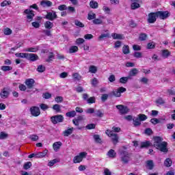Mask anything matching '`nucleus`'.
Instances as JSON below:
<instances>
[{
    "mask_svg": "<svg viewBox=\"0 0 175 175\" xmlns=\"http://www.w3.org/2000/svg\"><path fill=\"white\" fill-rule=\"evenodd\" d=\"M153 146L157 150L161 151V152H168L169 149L167 148V142H163V138L161 137H154Z\"/></svg>",
    "mask_w": 175,
    "mask_h": 175,
    "instance_id": "f257e3e1",
    "label": "nucleus"
},
{
    "mask_svg": "<svg viewBox=\"0 0 175 175\" xmlns=\"http://www.w3.org/2000/svg\"><path fill=\"white\" fill-rule=\"evenodd\" d=\"M121 131V128L113 126L112 130L107 129L105 131V134L108 136V137H111V142L114 146H116L120 140V137H118V132ZM115 132L116 133H113Z\"/></svg>",
    "mask_w": 175,
    "mask_h": 175,
    "instance_id": "f03ea898",
    "label": "nucleus"
},
{
    "mask_svg": "<svg viewBox=\"0 0 175 175\" xmlns=\"http://www.w3.org/2000/svg\"><path fill=\"white\" fill-rule=\"evenodd\" d=\"M120 161L124 165H126L127 163H129L131 161V158L132 157V153H130L127 150H120Z\"/></svg>",
    "mask_w": 175,
    "mask_h": 175,
    "instance_id": "7ed1b4c3",
    "label": "nucleus"
},
{
    "mask_svg": "<svg viewBox=\"0 0 175 175\" xmlns=\"http://www.w3.org/2000/svg\"><path fill=\"white\" fill-rule=\"evenodd\" d=\"M88 154V153H87V152H81L73 158L72 162L74 163H80L81 162H83L84 158H87Z\"/></svg>",
    "mask_w": 175,
    "mask_h": 175,
    "instance_id": "20e7f679",
    "label": "nucleus"
},
{
    "mask_svg": "<svg viewBox=\"0 0 175 175\" xmlns=\"http://www.w3.org/2000/svg\"><path fill=\"white\" fill-rule=\"evenodd\" d=\"M64 116L62 115H56L51 118V121L52 124H53L54 125L57 124H59L61 122H64Z\"/></svg>",
    "mask_w": 175,
    "mask_h": 175,
    "instance_id": "39448f33",
    "label": "nucleus"
},
{
    "mask_svg": "<svg viewBox=\"0 0 175 175\" xmlns=\"http://www.w3.org/2000/svg\"><path fill=\"white\" fill-rule=\"evenodd\" d=\"M116 109L119 110L120 116H124V114H128L129 113V108L125 105H116Z\"/></svg>",
    "mask_w": 175,
    "mask_h": 175,
    "instance_id": "423d86ee",
    "label": "nucleus"
},
{
    "mask_svg": "<svg viewBox=\"0 0 175 175\" xmlns=\"http://www.w3.org/2000/svg\"><path fill=\"white\" fill-rule=\"evenodd\" d=\"M157 18L160 20H166L168 17H170V12L169 11H157Z\"/></svg>",
    "mask_w": 175,
    "mask_h": 175,
    "instance_id": "0eeeda50",
    "label": "nucleus"
},
{
    "mask_svg": "<svg viewBox=\"0 0 175 175\" xmlns=\"http://www.w3.org/2000/svg\"><path fill=\"white\" fill-rule=\"evenodd\" d=\"M157 18H158L157 12H150L148 14V23L149 24H154V23H155V21H157Z\"/></svg>",
    "mask_w": 175,
    "mask_h": 175,
    "instance_id": "6e6552de",
    "label": "nucleus"
},
{
    "mask_svg": "<svg viewBox=\"0 0 175 175\" xmlns=\"http://www.w3.org/2000/svg\"><path fill=\"white\" fill-rule=\"evenodd\" d=\"M45 18L49 21H54V20L58 18V16L57 15V12L55 11L49 12L46 13Z\"/></svg>",
    "mask_w": 175,
    "mask_h": 175,
    "instance_id": "1a4fd4ad",
    "label": "nucleus"
},
{
    "mask_svg": "<svg viewBox=\"0 0 175 175\" xmlns=\"http://www.w3.org/2000/svg\"><path fill=\"white\" fill-rule=\"evenodd\" d=\"M30 113L33 117H39L40 116V109H39V107L33 106L30 108Z\"/></svg>",
    "mask_w": 175,
    "mask_h": 175,
    "instance_id": "9d476101",
    "label": "nucleus"
},
{
    "mask_svg": "<svg viewBox=\"0 0 175 175\" xmlns=\"http://www.w3.org/2000/svg\"><path fill=\"white\" fill-rule=\"evenodd\" d=\"M24 13L27 15V21H29V23H31V21H32V20H33V17H35V14L33 13V10H31L29 9H26L24 11Z\"/></svg>",
    "mask_w": 175,
    "mask_h": 175,
    "instance_id": "9b49d317",
    "label": "nucleus"
},
{
    "mask_svg": "<svg viewBox=\"0 0 175 175\" xmlns=\"http://www.w3.org/2000/svg\"><path fill=\"white\" fill-rule=\"evenodd\" d=\"M126 91V88L124 87H120L118 88L117 90H115V91L113 90L112 92V94L116 98H120V96H121V94H122L123 92H125Z\"/></svg>",
    "mask_w": 175,
    "mask_h": 175,
    "instance_id": "f8f14e48",
    "label": "nucleus"
},
{
    "mask_svg": "<svg viewBox=\"0 0 175 175\" xmlns=\"http://www.w3.org/2000/svg\"><path fill=\"white\" fill-rule=\"evenodd\" d=\"M10 94V93L9 90H8V88H3L0 92V98H1V99H8Z\"/></svg>",
    "mask_w": 175,
    "mask_h": 175,
    "instance_id": "ddd939ff",
    "label": "nucleus"
},
{
    "mask_svg": "<svg viewBox=\"0 0 175 175\" xmlns=\"http://www.w3.org/2000/svg\"><path fill=\"white\" fill-rule=\"evenodd\" d=\"M25 84L29 90H32L33 85H35V80L33 79H27L25 80Z\"/></svg>",
    "mask_w": 175,
    "mask_h": 175,
    "instance_id": "4468645a",
    "label": "nucleus"
},
{
    "mask_svg": "<svg viewBox=\"0 0 175 175\" xmlns=\"http://www.w3.org/2000/svg\"><path fill=\"white\" fill-rule=\"evenodd\" d=\"M82 121H84V117L83 116H79L72 120V124H74L75 126H79L80 122Z\"/></svg>",
    "mask_w": 175,
    "mask_h": 175,
    "instance_id": "2eb2a0df",
    "label": "nucleus"
},
{
    "mask_svg": "<svg viewBox=\"0 0 175 175\" xmlns=\"http://www.w3.org/2000/svg\"><path fill=\"white\" fill-rule=\"evenodd\" d=\"M27 59L31 62H35V61H38V59H39V56L35 53H29Z\"/></svg>",
    "mask_w": 175,
    "mask_h": 175,
    "instance_id": "dca6fc26",
    "label": "nucleus"
},
{
    "mask_svg": "<svg viewBox=\"0 0 175 175\" xmlns=\"http://www.w3.org/2000/svg\"><path fill=\"white\" fill-rule=\"evenodd\" d=\"M40 5L42 6V8H51V6H53V2L49 0H42L40 1Z\"/></svg>",
    "mask_w": 175,
    "mask_h": 175,
    "instance_id": "f3484780",
    "label": "nucleus"
},
{
    "mask_svg": "<svg viewBox=\"0 0 175 175\" xmlns=\"http://www.w3.org/2000/svg\"><path fill=\"white\" fill-rule=\"evenodd\" d=\"M171 54H172V52H170L167 49L161 50V55L163 58H168V57H170Z\"/></svg>",
    "mask_w": 175,
    "mask_h": 175,
    "instance_id": "a211bd4d",
    "label": "nucleus"
},
{
    "mask_svg": "<svg viewBox=\"0 0 175 175\" xmlns=\"http://www.w3.org/2000/svg\"><path fill=\"white\" fill-rule=\"evenodd\" d=\"M62 146V142H56L53 144V148L54 151L57 152L61 148V146Z\"/></svg>",
    "mask_w": 175,
    "mask_h": 175,
    "instance_id": "6ab92c4d",
    "label": "nucleus"
},
{
    "mask_svg": "<svg viewBox=\"0 0 175 175\" xmlns=\"http://www.w3.org/2000/svg\"><path fill=\"white\" fill-rule=\"evenodd\" d=\"M49 150L47 149L44 150L42 152H39L36 153V158H44L47 155Z\"/></svg>",
    "mask_w": 175,
    "mask_h": 175,
    "instance_id": "aec40b11",
    "label": "nucleus"
},
{
    "mask_svg": "<svg viewBox=\"0 0 175 175\" xmlns=\"http://www.w3.org/2000/svg\"><path fill=\"white\" fill-rule=\"evenodd\" d=\"M148 147H151V142L150 141L141 142L140 148H148Z\"/></svg>",
    "mask_w": 175,
    "mask_h": 175,
    "instance_id": "412c9836",
    "label": "nucleus"
},
{
    "mask_svg": "<svg viewBox=\"0 0 175 175\" xmlns=\"http://www.w3.org/2000/svg\"><path fill=\"white\" fill-rule=\"evenodd\" d=\"M90 7L91 9H98V8H99V4L96 2V1L92 0L90 2Z\"/></svg>",
    "mask_w": 175,
    "mask_h": 175,
    "instance_id": "4be33fe9",
    "label": "nucleus"
},
{
    "mask_svg": "<svg viewBox=\"0 0 175 175\" xmlns=\"http://www.w3.org/2000/svg\"><path fill=\"white\" fill-rule=\"evenodd\" d=\"M139 73V70L137 68H133L129 72V77H133L136 76Z\"/></svg>",
    "mask_w": 175,
    "mask_h": 175,
    "instance_id": "5701e85b",
    "label": "nucleus"
},
{
    "mask_svg": "<svg viewBox=\"0 0 175 175\" xmlns=\"http://www.w3.org/2000/svg\"><path fill=\"white\" fill-rule=\"evenodd\" d=\"M107 155L109 158H116L117 157V152L113 149H111L108 151Z\"/></svg>",
    "mask_w": 175,
    "mask_h": 175,
    "instance_id": "b1692460",
    "label": "nucleus"
},
{
    "mask_svg": "<svg viewBox=\"0 0 175 175\" xmlns=\"http://www.w3.org/2000/svg\"><path fill=\"white\" fill-rule=\"evenodd\" d=\"M28 55L29 53H18L15 54L18 58H26V59H28Z\"/></svg>",
    "mask_w": 175,
    "mask_h": 175,
    "instance_id": "393cba45",
    "label": "nucleus"
},
{
    "mask_svg": "<svg viewBox=\"0 0 175 175\" xmlns=\"http://www.w3.org/2000/svg\"><path fill=\"white\" fill-rule=\"evenodd\" d=\"M173 163V161H172V159L167 158L164 161V165L166 167H170Z\"/></svg>",
    "mask_w": 175,
    "mask_h": 175,
    "instance_id": "a878e982",
    "label": "nucleus"
},
{
    "mask_svg": "<svg viewBox=\"0 0 175 175\" xmlns=\"http://www.w3.org/2000/svg\"><path fill=\"white\" fill-rule=\"evenodd\" d=\"M70 54H73V53H77L79 51V47L77 46H71L68 50Z\"/></svg>",
    "mask_w": 175,
    "mask_h": 175,
    "instance_id": "bb28decb",
    "label": "nucleus"
},
{
    "mask_svg": "<svg viewBox=\"0 0 175 175\" xmlns=\"http://www.w3.org/2000/svg\"><path fill=\"white\" fill-rule=\"evenodd\" d=\"M140 8V4L136 1H134L131 5V10H136V9H139Z\"/></svg>",
    "mask_w": 175,
    "mask_h": 175,
    "instance_id": "cd10ccee",
    "label": "nucleus"
},
{
    "mask_svg": "<svg viewBox=\"0 0 175 175\" xmlns=\"http://www.w3.org/2000/svg\"><path fill=\"white\" fill-rule=\"evenodd\" d=\"M93 137L94 139V142L98 144H102V139H100V135L98 134H95L93 135Z\"/></svg>",
    "mask_w": 175,
    "mask_h": 175,
    "instance_id": "c85d7f7f",
    "label": "nucleus"
},
{
    "mask_svg": "<svg viewBox=\"0 0 175 175\" xmlns=\"http://www.w3.org/2000/svg\"><path fill=\"white\" fill-rule=\"evenodd\" d=\"M95 18H96V14L95 13L91 12L88 14V20L90 21H91V20L94 21Z\"/></svg>",
    "mask_w": 175,
    "mask_h": 175,
    "instance_id": "c756f323",
    "label": "nucleus"
},
{
    "mask_svg": "<svg viewBox=\"0 0 175 175\" xmlns=\"http://www.w3.org/2000/svg\"><path fill=\"white\" fill-rule=\"evenodd\" d=\"M146 165L148 167L149 170H152L154 169V161L152 160H148L146 161Z\"/></svg>",
    "mask_w": 175,
    "mask_h": 175,
    "instance_id": "7c9ffc66",
    "label": "nucleus"
},
{
    "mask_svg": "<svg viewBox=\"0 0 175 175\" xmlns=\"http://www.w3.org/2000/svg\"><path fill=\"white\" fill-rule=\"evenodd\" d=\"M53 27H54V24L51 21H46L44 23V27L46 28V29H51Z\"/></svg>",
    "mask_w": 175,
    "mask_h": 175,
    "instance_id": "2f4dec72",
    "label": "nucleus"
},
{
    "mask_svg": "<svg viewBox=\"0 0 175 175\" xmlns=\"http://www.w3.org/2000/svg\"><path fill=\"white\" fill-rule=\"evenodd\" d=\"M131 79L129 76L128 77H122L120 79L119 82L121 83V84H126L128 83V81Z\"/></svg>",
    "mask_w": 175,
    "mask_h": 175,
    "instance_id": "473e14b6",
    "label": "nucleus"
},
{
    "mask_svg": "<svg viewBox=\"0 0 175 175\" xmlns=\"http://www.w3.org/2000/svg\"><path fill=\"white\" fill-rule=\"evenodd\" d=\"M148 36L146 33H141L139 36V40L141 42H144V40H147Z\"/></svg>",
    "mask_w": 175,
    "mask_h": 175,
    "instance_id": "72a5a7b5",
    "label": "nucleus"
},
{
    "mask_svg": "<svg viewBox=\"0 0 175 175\" xmlns=\"http://www.w3.org/2000/svg\"><path fill=\"white\" fill-rule=\"evenodd\" d=\"M73 129H74L73 127H72V128H70V129L64 131V135L68 137V136L72 135V133H73Z\"/></svg>",
    "mask_w": 175,
    "mask_h": 175,
    "instance_id": "f704fd0d",
    "label": "nucleus"
},
{
    "mask_svg": "<svg viewBox=\"0 0 175 175\" xmlns=\"http://www.w3.org/2000/svg\"><path fill=\"white\" fill-rule=\"evenodd\" d=\"M66 117H69V118H73L76 117V111H71L66 113Z\"/></svg>",
    "mask_w": 175,
    "mask_h": 175,
    "instance_id": "c9c22d12",
    "label": "nucleus"
},
{
    "mask_svg": "<svg viewBox=\"0 0 175 175\" xmlns=\"http://www.w3.org/2000/svg\"><path fill=\"white\" fill-rule=\"evenodd\" d=\"M96 117H98L99 118H102V117H103V116H105V113H103V111H100V109H97L95 111V113H94Z\"/></svg>",
    "mask_w": 175,
    "mask_h": 175,
    "instance_id": "e433bc0d",
    "label": "nucleus"
},
{
    "mask_svg": "<svg viewBox=\"0 0 175 175\" xmlns=\"http://www.w3.org/2000/svg\"><path fill=\"white\" fill-rule=\"evenodd\" d=\"M122 53L124 55L129 54V53H131V51L129 50V46L124 45L122 47Z\"/></svg>",
    "mask_w": 175,
    "mask_h": 175,
    "instance_id": "4c0bfd02",
    "label": "nucleus"
},
{
    "mask_svg": "<svg viewBox=\"0 0 175 175\" xmlns=\"http://www.w3.org/2000/svg\"><path fill=\"white\" fill-rule=\"evenodd\" d=\"M111 36L113 38V39L116 40V39H119V40H122V34H118L117 33H113L111 34Z\"/></svg>",
    "mask_w": 175,
    "mask_h": 175,
    "instance_id": "58836bf2",
    "label": "nucleus"
},
{
    "mask_svg": "<svg viewBox=\"0 0 175 175\" xmlns=\"http://www.w3.org/2000/svg\"><path fill=\"white\" fill-rule=\"evenodd\" d=\"M55 57V55H54V53L50 52L48 58L46 59V62H51V61L54 59Z\"/></svg>",
    "mask_w": 175,
    "mask_h": 175,
    "instance_id": "ea45409f",
    "label": "nucleus"
},
{
    "mask_svg": "<svg viewBox=\"0 0 175 175\" xmlns=\"http://www.w3.org/2000/svg\"><path fill=\"white\" fill-rule=\"evenodd\" d=\"M92 23H93V24H94L95 25H100V24H103V21H102V19L95 18L92 21Z\"/></svg>",
    "mask_w": 175,
    "mask_h": 175,
    "instance_id": "a19ab883",
    "label": "nucleus"
},
{
    "mask_svg": "<svg viewBox=\"0 0 175 175\" xmlns=\"http://www.w3.org/2000/svg\"><path fill=\"white\" fill-rule=\"evenodd\" d=\"M1 69L3 70V72H9V70H12L13 67L10 66H2Z\"/></svg>",
    "mask_w": 175,
    "mask_h": 175,
    "instance_id": "79ce46f5",
    "label": "nucleus"
},
{
    "mask_svg": "<svg viewBox=\"0 0 175 175\" xmlns=\"http://www.w3.org/2000/svg\"><path fill=\"white\" fill-rule=\"evenodd\" d=\"M52 109H53L56 111V113H61L62 111L61 106L58 104L54 105Z\"/></svg>",
    "mask_w": 175,
    "mask_h": 175,
    "instance_id": "37998d69",
    "label": "nucleus"
},
{
    "mask_svg": "<svg viewBox=\"0 0 175 175\" xmlns=\"http://www.w3.org/2000/svg\"><path fill=\"white\" fill-rule=\"evenodd\" d=\"M32 166V163L31 161H28L25 163L23 165V169L25 170H28V169H31V167Z\"/></svg>",
    "mask_w": 175,
    "mask_h": 175,
    "instance_id": "c03bdc74",
    "label": "nucleus"
},
{
    "mask_svg": "<svg viewBox=\"0 0 175 175\" xmlns=\"http://www.w3.org/2000/svg\"><path fill=\"white\" fill-rule=\"evenodd\" d=\"M146 49H148V50H151V49H155V42H148L147 44Z\"/></svg>",
    "mask_w": 175,
    "mask_h": 175,
    "instance_id": "a18cd8bd",
    "label": "nucleus"
},
{
    "mask_svg": "<svg viewBox=\"0 0 175 175\" xmlns=\"http://www.w3.org/2000/svg\"><path fill=\"white\" fill-rule=\"evenodd\" d=\"M86 102L90 105H92V103H95L96 102V98H95V96H92L88 98V100Z\"/></svg>",
    "mask_w": 175,
    "mask_h": 175,
    "instance_id": "49530a36",
    "label": "nucleus"
},
{
    "mask_svg": "<svg viewBox=\"0 0 175 175\" xmlns=\"http://www.w3.org/2000/svg\"><path fill=\"white\" fill-rule=\"evenodd\" d=\"M89 72H90V73H96V72H98V68L95 66H90L89 67Z\"/></svg>",
    "mask_w": 175,
    "mask_h": 175,
    "instance_id": "de8ad7c7",
    "label": "nucleus"
},
{
    "mask_svg": "<svg viewBox=\"0 0 175 175\" xmlns=\"http://www.w3.org/2000/svg\"><path fill=\"white\" fill-rule=\"evenodd\" d=\"M75 25L78 27L79 28H84L85 25L83 23L80 22L79 20L75 21Z\"/></svg>",
    "mask_w": 175,
    "mask_h": 175,
    "instance_id": "09e8293b",
    "label": "nucleus"
},
{
    "mask_svg": "<svg viewBox=\"0 0 175 175\" xmlns=\"http://www.w3.org/2000/svg\"><path fill=\"white\" fill-rule=\"evenodd\" d=\"M46 70V67L43 65H39L37 68V71H38L39 73H43Z\"/></svg>",
    "mask_w": 175,
    "mask_h": 175,
    "instance_id": "8fccbe9b",
    "label": "nucleus"
},
{
    "mask_svg": "<svg viewBox=\"0 0 175 175\" xmlns=\"http://www.w3.org/2000/svg\"><path fill=\"white\" fill-rule=\"evenodd\" d=\"M133 121L134 126H140V125H142V122H140L139 118H137L135 120L133 119Z\"/></svg>",
    "mask_w": 175,
    "mask_h": 175,
    "instance_id": "3c124183",
    "label": "nucleus"
},
{
    "mask_svg": "<svg viewBox=\"0 0 175 175\" xmlns=\"http://www.w3.org/2000/svg\"><path fill=\"white\" fill-rule=\"evenodd\" d=\"M12 32L13 31L9 27H7L3 29V33L6 36L12 35Z\"/></svg>",
    "mask_w": 175,
    "mask_h": 175,
    "instance_id": "603ef678",
    "label": "nucleus"
},
{
    "mask_svg": "<svg viewBox=\"0 0 175 175\" xmlns=\"http://www.w3.org/2000/svg\"><path fill=\"white\" fill-rule=\"evenodd\" d=\"M138 117V120H139V121H146V120H147V116L143 113H139Z\"/></svg>",
    "mask_w": 175,
    "mask_h": 175,
    "instance_id": "864d4df0",
    "label": "nucleus"
},
{
    "mask_svg": "<svg viewBox=\"0 0 175 175\" xmlns=\"http://www.w3.org/2000/svg\"><path fill=\"white\" fill-rule=\"evenodd\" d=\"M104 38H110V33H102L99 37H98V40H103Z\"/></svg>",
    "mask_w": 175,
    "mask_h": 175,
    "instance_id": "5fc2aeb1",
    "label": "nucleus"
},
{
    "mask_svg": "<svg viewBox=\"0 0 175 175\" xmlns=\"http://www.w3.org/2000/svg\"><path fill=\"white\" fill-rule=\"evenodd\" d=\"M42 98L44 99H50L51 98V94L49 92H44L42 94Z\"/></svg>",
    "mask_w": 175,
    "mask_h": 175,
    "instance_id": "6e6d98bb",
    "label": "nucleus"
},
{
    "mask_svg": "<svg viewBox=\"0 0 175 175\" xmlns=\"http://www.w3.org/2000/svg\"><path fill=\"white\" fill-rule=\"evenodd\" d=\"M27 51L29 53H36L37 51H39V49L37 47H30L27 49Z\"/></svg>",
    "mask_w": 175,
    "mask_h": 175,
    "instance_id": "4d7b16f0",
    "label": "nucleus"
},
{
    "mask_svg": "<svg viewBox=\"0 0 175 175\" xmlns=\"http://www.w3.org/2000/svg\"><path fill=\"white\" fill-rule=\"evenodd\" d=\"M55 100L57 102V103H62V102H64V97L57 96L55 98Z\"/></svg>",
    "mask_w": 175,
    "mask_h": 175,
    "instance_id": "13d9d810",
    "label": "nucleus"
},
{
    "mask_svg": "<svg viewBox=\"0 0 175 175\" xmlns=\"http://www.w3.org/2000/svg\"><path fill=\"white\" fill-rule=\"evenodd\" d=\"M12 2L10 1H3V2L1 3V8H5V6H8V5H11Z\"/></svg>",
    "mask_w": 175,
    "mask_h": 175,
    "instance_id": "bf43d9fd",
    "label": "nucleus"
},
{
    "mask_svg": "<svg viewBox=\"0 0 175 175\" xmlns=\"http://www.w3.org/2000/svg\"><path fill=\"white\" fill-rule=\"evenodd\" d=\"M167 92L168 95H170V96H174L175 95V90L173 88H171L170 89H168L167 90Z\"/></svg>",
    "mask_w": 175,
    "mask_h": 175,
    "instance_id": "052dcab7",
    "label": "nucleus"
},
{
    "mask_svg": "<svg viewBox=\"0 0 175 175\" xmlns=\"http://www.w3.org/2000/svg\"><path fill=\"white\" fill-rule=\"evenodd\" d=\"M96 128V124L92 123L89 124L86 126V129L91 130V129H95Z\"/></svg>",
    "mask_w": 175,
    "mask_h": 175,
    "instance_id": "680f3d73",
    "label": "nucleus"
},
{
    "mask_svg": "<svg viewBox=\"0 0 175 175\" xmlns=\"http://www.w3.org/2000/svg\"><path fill=\"white\" fill-rule=\"evenodd\" d=\"M133 57H135V58H142V57H143V54L141 52L135 51L133 53Z\"/></svg>",
    "mask_w": 175,
    "mask_h": 175,
    "instance_id": "e2e57ef3",
    "label": "nucleus"
},
{
    "mask_svg": "<svg viewBox=\"0 0 175 175\" xmlns=\"http://www.w3.org/2000/svg\"><path fill=\"white\" fill-rule=\"evenodd\" d=\"M40 107L41 110H43V111H46V110H47L49 109V105H47L44 103H42L40 105Z\"/></svg>",
    "mask_w": 175,
    "mask_h": 175,
    "instance_id": "0e129e2a",
    "label": "nucleus"
},
{
    "mask_svg": "<svg viewBox=\"0 0 175 175\" xmlns=\"http://www.w3.org/2000/svg\"><path fill=\"white\" fill-rule=\"evenodd\" d=\"M156 103L157 105H164L165 100H163V98L160 97L156 100Z\"/></svg>",
    "mask_w": 175,
    "mask_h": 175,
    "instance_id": "69168bd1",
    "label": "nucleus"
},
{
    "mask_svg": "<svg viewBox=\"0 0 175 175\" xmlns=\"http://www.w3.org/2000/svg\"><path fill=\"white\" fill-rule=\"evenodd\" d=\"M57 162H59L58 159H54L53 160L49 161L48 165L49 166H54V165H55V163H57Z\"/></svg>",
    "mask_w": 175,
    "mask_h": 175,
    "instance_id": "338daca9",
    "label": "nucleus"
},
{
    "mask_svg": "<svg viewBox=\"0 0 175 175\" xmlns=\"http://www.w3.org/2000/svg\"><path fill=\"white\" fill-rule=\"evenodd\" d=\"M84 42H85V40H84L83 38H78L76 40L75 43L76 44L80 45V44H83Z\"/></svg>",
    "mask_w": 175,
    "mask_h": 175,
    "instance_id": "774afa93",
    "label": "nucleus"
}]
</instances>
